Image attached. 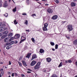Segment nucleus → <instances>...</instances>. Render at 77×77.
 Instances as JSON below:
<instances>
[{"label": "nucleus", "mask_w": 77, "mask_h": 77, "mask_svg": "<svg viewBox=\"0 0 77 77\" xmlns=\"http://www.w3.org/2000/svg\"><path fill=\"white\" fill-rule=\"evenodd\" d=\"M40 65H41V62H38V63L34 66V69H35V70H38V69H39Z\"/></svg>", "instance_id": "obj_1"}, {"label": "nucleus", "mask_w": 77, "mask_h": 77, "mask_svg": "<svg viewBox=\"0 0 77 77\" xmlns=\"http://www.w3.org/2000/svg\"><path fill=\"white\" fill-rule=\"evenodd\" d=\"M73 29L72 28V26L71 25H69L68 26L67 30H68L69 32H71V31H72Z\"/></svg>", "instance_id": "obj_2"}, {"label": "nucleus", "mask_w": 77, "mask_h": 77, "mask_svg": "<svg viewBox=\"0 0 77 77\" xmlns=\"http://www.w3.org/2000/svg\"><path fill=\"white\" fill-rule=\"evenodd\" d=\"M36 63V61H35V60H33L31 63L30 65L31 66H34V65H35Z\"/></svg>", "instance_id": "obj_3"}, {"label": "nucleus", "mask_w": 77, "mask_h": 77, "mask_svg": "<svg viewBox=\"0 0 77 77\" xmlns=\"http://www.w3.org/2000/svg\"><path fill=\"white\" fill-rule=\"evenodd\" d=\"M7 29V28H5V27H0V32H3V31H5V30Z\"/></svg>", "instance_id": "obj_4"}, {"label": "nucleus", "mask_w": 77, "mask_h": 77, "mask_svg": "<svg viewBox=\"0 0 77 77\" xmlns=\"http://www.w3.org/2000/svg\"><path fill=\"white\" fill-rule=\"evenodd\" d=\"M22 38H24V39H22ZM21 40L20 41V44H21V43H22V42H23V41H25V40H26V37H24L23 36H22L21 38Z\"/></svg>", "instance_id": "obj_5"}, {"label": "nucleus", "mask_w": 77, "mask_h": 77, "mask_svg": "<svg viewBox=\"0 0 77 77\" xmlns=\"http://www.w3.org/2000/svg\"><path fill=\"white\" fill-rule=\"evenodd\" d=\"M36 58H37V56L35 54H33L32 58L31 60H33V59H36Z\"/></svg>", "instance_id": "obj_6"}, {"label": "nucleus", "mask_w": 77, "mask_h": 77, "mask_svg": "<svg viewBox=\"0 0 77 77\" xmlns=\"http://www.w3.org/2000/svg\"><path fill=\"white\" fill-rule=\"evenodd\" d=\"M20 34H16V35L14 36V39H18L20 37Z\"/></svg>", "instance_id": "obj_7"}, {"label": "nucleus", "mask_w": 77, "mask_h": 77, "mask_svg": "<svg viewBox=\"0 0 77 77\" xmlns=\"http://www.w3.org/2000/svg\"><path fill=\"white\" fill-rule=\"evenodd\" d=\"M57 16L56 15H55L53 17H52L51 18L52 20H56L57 18Z\"/></svg>", "instance_id": "obj_8"}, {"label": "nucleus", "mask_w": 77, "mask_h": 77, "mask_svg": "<svg viewBox=\"0 0 77 77\" xmlns=\"http://www.w3.org/2000/svg\"><path fill=\"white\" fill-rule=\"evenodd\" d=\"M47 11L48 13H51L53 12V10L51 8H48L47 10Z\"/></svg>", "instance_id": "obj_9"}, {"label": "nucleus", "mask_w": 77, "mask_h": 77, "mask_svg": "<svg viewBox=\"0 0 77 77\" xmlns=\"http://www.w3.org/2000/svg\"><path fill=\"white\" fill-rule=\"evenodd\" d=\"M46 61L47 62L49 63L51 61V59L50 57H48L47 58H46Z\"/></svg>", "instance_id": "obj_10"}, {"label": "nucleus", "mask_w": 77, "mask_h": 77, "mask_svg": "<svg viewBox=\"0 0 77 77\" xmlns=\"http://www.w3.org/2000/svg\"><path fill=\"white\" fill-rule=\"evenodd\" d=\"M4 41L5 42H9V38L8 37L5 38Z\"/></svg>", "instance_id": "obj_11"}, {"label": "nucleus", "mask_w": 77, "mask_h": 77, "mask_svg": "<svg viewBox=\"0 0 77 77\" xmlns=\"http://www.w3.org/2000/svg\"><path fill=\"white\" fill-rule=\"evenodd\" d=\"M22 62L24 66H27V65L26 64V63L24 60H22Z\"/></svg>", "instance_id": "obj_12"}, {"label": "nucleus", "mask_w": 77, "mask_h": 77, "mask_svg": "<svg viewBox=\"0 0 77 77\" xmlns=\"http://www.w3.org/2000/svg\"><path fill=\"white\" fill-rule=\"evenodd\" d=\"M31 54H32L31 53H28L27 55V56H26V58H28V59H29L30 57V56Z\"/></svg>", "instance_id": "obj_13"}, {"label": "nucleus", "mask_w": 77, "mask_h": 77, "mask_svg": "<svg viewBox=\"0 0 77 77\" xmlns=\"http://www.w3.org/2000/svg\"><path fill=\"white\" fill-rule=\"evenodd\" d=\"M42 29L43 31H47L48 30V29H47V27H45V26L43 27Z\"/></svg>", "instance_id": "obj_14"}, {"label": "nucleus", "mask_w": 77, "mask_h": 77, "mask_svg": "<svg viewBox=\"0 0 77 77\" xmlns=\"http://www.w3.org/2000/svg\"><path fill=\"white\" fill-rule=\"evenodd\" d=\"M44 52V50L42 49H40L39 51V53H43Z\"/></svg>", "instance_id": "obj_15"}, {"label": "nucleus", "mask_w": 77, "mask_h": 77, "mask_svg": "<svg viewBox=\"0 0 77 77\" xmlns=\"http://www.w3.org/2000/svg\"><path fill=\"white\" fill-rule=\"evenodd\" d=\"M13 35V34L12 33H11L8 34V38H11V37H12Z\"/></svg>", "instance_id": "obj_16"}, {"label": "nucleus", "mask_w": 77, "mask_h": 77, "mask_svg": "<svg viewBox=\"0 0 77 77\" xmlns=\"http://www.w3.org/2000/svg\"><path fill=\"white\" fill-rule=\"evenodd\" d=\"M8 4H7L6 2H5L4 3L3 5V7H4V8H6V7L8 6Z\"/></svg>", "instance_id": "obj_17"}, {"label": "nucleus", "mask_w": 77, "mask_h": 77, "mask_svg": "<svg viewBox=\"0 0 77 77\" xmlns=\"http://www.w3.org/2000/svg\"><path fill=\"white\" fill-rule=\"evenodd\" d=\"M71 6H72V7L75 6V3H71Z\"/></svg>", "instance_id": "obj_18"}, {"label": "nucleus", "mask_w": 77, "mask_h": 77, "mask_svg": "<svg viewBox=\"0 0 77 77\" xmlns=\"http://www.w3.org/2000/svg\"><path fill=\"white\" fill-rule=\"evenodd\" d=\"M73 44L74 45H77V40H75L73 42Z\"/></svg>", "instance_id": "obj_19"}, {"label": "nucleus", "mask_w": 77, "mask_h": 77, "mask_svg": "<svg viewBox=\"0 0 77 77\" xmlns=\"http://www.w3.org/2000/svg\"><path fill=\"white\" fill-rule=\"evenodd\" d=\"M65 36L67 39H70V35H65Z\"/></svg>", "instance_id": "obj_20"}, {"label": "nucleus", "mask_w": 77, "mask_h": 77, "mask_svg": "<svg viewBox=\"0 0 77 77\" xmlns=\"http://www.w3.org/2000/svg\"><path fill=\"white\" fill-rule=\"evenodd\" d=\"M12 47V46L9 45L6 48L7 50H9L10 48H11Z\"/></svg>", "instance_id": "obj_21"}, {"label": "nucleus", "mask_w": 77, "mask_h": 77, "mask_svg": "<svg viewBox=\"0 0 77 77\" xmlns=\"http://www.w3.org/2000/svg\"><path fill=\"white\" fill-rule=\"evenodd\" d=\"M6 37H7V35H2L1 37V38L2 39H3L4 38H6Z\"/></svg>", "instance_id": "obj_22"}, {"label": "nucleus", "mask_w": 77, "mask_h": 77, "mask_svg": "<svg viewBox=\"0 0 77 77\" xmlns=\"http://www.w3.org/2000/svg\"><path fill=\"white\" fill-rule=\"evenodd\" d=\"M61 23L63 24H67V22L66 21H62L61 22Z\"/></svg>", "instance_id": "obj_23"}, {"label": "nucleus", "mask_w": 77, "mask_h": 77, "mask_svg": "<svg viewBox=\"0 0 77 77\" xmlns=\"http://www.w3.org/2000/svg\"><path fill=\"white\" fill-rule=\"evenodd\" d=\"M14 39H15L14 37H12L10 39H9V42H11V41H12V40H13Z\"/></svg>", "instance_id": "obj_24"}, {"label": "nucleus", "mask_w": 77, "mask_h": 77, "mask_svg": "<svg viewBox=\"0 0 77 77\" xmlns=\"http://www.w3.org/2000/svg\"><path fill=\"white\" fill-rule=\"evenodd\" d=\"M44 27H48V23H45L44 24Z\"/></svg>", "instance_id": "obj_25"}, {"label": "nucleus", "mask_w": 77, "mask_h": 77, "mask_svg": "<svg viewBox=\"0 0 77 77\" xmlns=\"http://www.w3.org/2000/svg\"><path fill=\"white\" fill-rule=\"evenodd\" d=\"M4 15L5 17H8V13H5Z\"/></svg>", "instance_id": "obj_26"}, {"label": "nucleus", "mask_w": 77, "mask_h": 77, "mask_svg": "<svg viewBox=\"0 0 77 77\" xmlns=\"http://www.w3.org/2000/svg\"><path fill=\"white\" fill-rule=\"evenodd\" d=\"M14 41H12L9 43V44L10 45H12V44H14Z\"/></svg>", "instance_id": "obj_27"}, {"label": "nucleus", "mask_w": 77, "mask_h": 77, "mask_svg": "<svg viewBox=\"0 0 77 77\" xmlns=\"http://www.w3.org/2000/svg\"><path fill=\"white\" fill-rule=\"evenodd\" d=\"M50 44L51 45H52V46H54V42H51L50 43Z\"/></svg>", "instance_id": "obj_28"}, {"label": "nucleus", "mask_w": 77, "mask_h": 77, "mask_svg": "<svg viewBox=\"0 0 77 77\" xmlns=\"http://www.w3.org/2000/svg\"><path fill=\"white\" fill-rule=\"evenodd\" d=\"M16 11H17V7H15L13 9V12H16Z\"/></svg>", "instance_id": "obj_29"}, {"label": "nucleus", "mask_w": 77, "mask_h": 77, "mask_svg": "<svg viewBox=\"0 0 77 77\" xmlns=\"http://www.w3.org/2000/svg\"><path fill=\"white\" fill-rule=\"evenodd\" d=\"M62 66V62H61L60 63L58 67H60V66Z\"/></svg>", "instance_id": "obj_30"}, {"label": "nucleus", "mask_w": 77, "mask_h": 77, "mask_svg": "<svg viewBox=\"0 0 77 77\" xmlns=\"http://www.w3.org/2000/svg\"><path fill=\"white\" fill-rule=\"evenodd\" d=\"M3 74H4V72H1V74H0V77H2V75H3Z\"/></svg>", "instance_id": "obj_31"}, {"label": "nucleus", "mask_w": 77, "mask_h": 77, "mask_svg": "<svg viewBox=\"0 0 77 77\" xmlns=\"http://www.w3.org/2000/svg\"><path fill=\"white\" fill-rule=\"evenodd\" d=\"M54 1L56 3H57V4H58V3H59V1L58 0H54Z\"/></svg>", "instance_id": "obj_32"}, {"label": "nucleus", "mask_w": 77, "mask_h": 77, "mask_svg": "<svg viewBox=\"0 0 77 77\" xmlns=\"http://www.w3.org/2000/svg\"><path fill=\"white\" fill-rule=\"evenodd\" d=\"M14 23L15 24H18V22H17V20H14Z\"/></svg>", "instance_id": "obj_33"}, {"label": "nucleus", "mask_w": 77, "mask_h": 77, "mask_svg": "<svg viewBox=\"0 0 77 77\" xmlns=\"http://www.w3.org/2000/svg\"><path fill=\"white\" fill-rule=\"evenodd\" d=\"M32 17H36V15L35 14H33L31 15Z\"/></svg>", "instance_id": "obj_34"}, {"label": "nucleus", "mask_w": 77, "mask_h": 77, "mask_svg": "<svg viewBox=\"0 0 77 77\" xmlns=\"http://www.w3.org/2000/svg\"><path fill=\"white\" fill-rule=\"evenodd\" d=\"M58 48V45L56 44L55 46V49H57Z\"/></svg>", "instance_id": "obj_35"}, {"label": "nucleus", "mask_w": 77, "mask_h": 77, "mask_svg": "<svg viewBox=\"0 0 77 77\" xmlns=\"http://www.w3.org/2000/svg\"><path fill=\"white\" fill-rule=\"evenodd\" d=\"M8 32H9L8 31H6L4 32V34H7V33H8Z\"/></svg>", "instance_id": "obj_36"}, {"label": "nucleus", "mask_w": 77, "mask_h": 77, "mask_svg": "<svg viewBox=\"0 0 77 77\" xmlns=\"http://www.w3.org/2000/svg\"><path fill=\"white\" fill-rule=\"evenodd\" d=\"M18 63H19V66H22V64H21V63L19 61L18 62Z\"/></svg>", "instance_id": "obj_37"}, {"label": "nucleus", "mask_w": 77, "mask_h": 77, "mask_svg": "<svg viewBox=\"0 0 77 77\" xmlns=\"http://www.w3.org/2000/svg\"><path fill=\"white\" fill-rule=\"evenodd\" d=\"M28 23V21L27 20H26L25 22L24 23V24H26V25H27V24Z\"/></svg>", "instance_id": "obj_38"}, {"label": "nucleus", "mask_w": 77, "mask_h": 77, "mask_svg": "<svg viewBox=\"0 0 77 77\" xmlns=\"http://www.w3.org/2000/svg\"><path fill=\"white\" fill-rule=\"evenodd\" d=\"M2 1L0 0V7H1L2 6Z\"/></svg>", "instance_id": "obj_39"}, {"label": "nucleus", "mask_w": 77, "mask_h": 77, "mask_svg": "<svg viewBox=\"0 0 77 77\" xmlns=\"http://www.w3.org/2000/svg\"><path fill=\"white\" fill-rule=\"evenodd\" d=\"M3 69H0V71H1V72H3Z\"/></svg>", "instance_id": "obj_40"}, {"label": "nucleus", "mask_w": 77, "mask_h": 77, "mask_svg": "<svg viewBox=\"0 0 77 77\" xmlns=\"http://www.w3.org/2000/svg\"><path fill=\"white\" fill-rule=\"evenodd\" d=\"M23 59V57H20L19 58V61H20L21 60V59Z\"/></svg>", "instance_id": "obj_41"}, {"label": "nucleus", "mask_w": 77, "mask_h": 77, "mask_svg": "<svg viewBox=\"0 0 77 77\" xmlns=\"http://www.w3.org/2000/svg\"><path fill=\"white\" fill-rule=\"evenodd\" d=\"M31 40L32 42H34V41H35V39H34V38H31Z\"/></svg>", "instance_id": "obj_42"}, {"label": "nucleus", "mask_w": 77, "mask_h": 77, "mask_svg": "<svg viewBox=\"0 0 77 77\" xmlns=\"http://www.w3.org/2000/svg\"><path fill=\"white\" fill-rule=\"evenodd\" d=\"M22 15H26V13H24L22 14Z\"/></svg>", "instance_id": "obj_43"}, {"label": "nucleus", "mask_w": 77, "mask_h": 77, "mask_svg": "<svg viewBox=\"0 0 77 77\" xmlns=\"http://www.w3.org/2000/svg\"><path fill=\"white\" fill-rule=\"evenodd\" d=\"M14 74L15 75V76H17V73H14Z\"/></svg>", "instance_id": "obj_44"}, {"label": "nucleus", "mask_w": 77, "mask_h": 77, "mask_svg": "<svg viewBox=\"0 0 77 77\" xmlns=\"http://www.w3.org/2000/svg\"><path fill=\"white\" fill-rule=\"evenodd\" d=\"M21 76L22 77H24L25 76V75H23V74H21Z\"/></svg>", "instance_id": "obj_45"}, {"label": "nucleus", "mask_w": 77, "mask_h": 77, "mask_svg": "<svg viewBox=\"0 0 77 77\" xmlns=\"http://www.w3.org/2000/svg\"><path fill=\"white\" fill-rule=\"evenodd\" d=\"M26 35V33H23L22 34V36H24Z\"/></svg>", "instance_id": "obj_46"}, {"label": "nucleus", "mask_w": 77, "mask_h": 77, "mask_svg": "<svg viewBox=\"0 0 77 77\" xmlns=\"http://www.w3.org/2000/svg\"><path fill=\"white\" fill-rule=\"evenodd\" d=\"M11 76L12 77H14V73H13L11 74Z\"/></svg>", "instance_id": "obj_47"}, {"label": "nucleus", "mask_w": 77, "mask_h": 77, "mask_svg": "<svg viewBox=\"0 0 77 77\" xmlns=\"http://www.w3.org/2000/svg\"><path fill=\"white\" fill-rule=\"evenodd\" d=\"M68 63H71V62H72V61H71V60H68Z\"/></svg>", "instance_id": "obj_48"}, {"label": "nucleus", "mask_w": 77, "mask_h": 77, "mask_svg": "<svg viewBox=\"0 0 77 77\" xmlns=\"http://www.w3.org/2000/svg\"><path fill=\"white\" fill-rule=\"evenodd\" d=\"M9 64L10 65H11V62L10 61H9Z\"/></svg>", "instance_id": "obj_49"}, {"label": "nucleus", "mask_w": 77, "mask_h": 77, "mask_svg": "<svg viewBox=\"0 0 77 77\" xmlns=\"http://www.w3.org/2000/svg\"><path fill=\"white\" fill-rule=\"evenodd\" d=\"M26 3H27V4L29 5V3H30V2H29V1H28L27 2H26Z\"/></svg>", "instance_id": "obj_50"}, {"label": "nucleus", "mask_w": 77, "mask_h": 77, "mask_svg": "<svg viewBox=\"0 0 77 77\" xmlns=\"http://www.w3.org/2000/svg\"><path fill=\"white\" fill-rule=\"evenodd\" d=\"M2 36V32H0V37Z\"/></svg>", "instance_id": "obj_51"}, {"label": "nucleus", "mask_w": 77, "mask_h": 77, "mask_svg": "<svg viewBox=\"0 0 77 77\" xmlns=\"http://www.w3.org/2000/svg\"><path fill=\"white\" fill-rule=\"evenodd\" d=\"M46 71H47V70L45 69H44L43 70V72H46Z\"/></svg>", "instance_id": "obj_52"}, {"label": "nucleus", "mask_w": 77, "mask_h": 77, "mask_svg": "<svg viewBox=\"0 0 77 77\" xmlns=\"http://www.w3.org/2000/svg\"><path fill=\"white\" fill-rule=\"evenodd\" d=\"M47 70L48 72H50V70H49V69H47Z\"/></svg>", "instance_id": "obj_53"}, {"label": "nucleus", "mask_w": 77, "mask_h": 77, "mask_svg": "<svg viewBox=\"0 0 77 77\" xmlns=\"http://www.w3.org/2000/svg\"><path fill=\"white\" fill-rule=\"evenodd\" d=\"M52 51H55V49L54 48H52Z\"/></svg>", "instance_id": "obj_54"}, {"label": "nucleus", "mask_w": 77, "mask_h": 77, "mask_svg": "<svg viewBox=\"0 0 77 77\" xmlns=\"http://www.w3.org/2000/svg\"><path fill=\"white\" fill-rule=\"evenodd\" d=\"M27 73H31V72L30 71H27Z\"/></svg>", "instance_id": "obj_55"}, {"label": "nucleus", "mask_w": 77, "mask_h": 77, "mask_svg": "<svg viewBox=\"0 0 77 77\" xmlns=\"http://www.w3.org/2000/svg\"><path fill=\"white\" fill-rule=\"evenodd\" d=\"M8 74H11V73L10 72H8Z\"/></svg>", "instance_id": "obj_56"}, {"label": "nucleus", "mask_w": 77, "mask_h": 77, "mask_svg": "<svg viewBox=\"0 0 77 77\" xmlns=\"http://www.w3.org/2000/svg\"><path fill=\"white\" fill-rule=\"evenodd\" d=\"M49 4H45V6H48V5H49Z\"/></svg>", "instance_id": "obj_57"}, {"label": "nucleus", "mask_w": 77, "mask_h": 77, "mask_svg": "<svg viewBox=\"0 0 77 77\" xmlns=\"http://www.w3.org/2000/svg\"><path fill=\"white\" fill-rule=\"evenodd\" d=\"M18 43V42L17 41H15V44H17Z\"/></svg>", "instance_id": "obj_58"}, {"label": "nucleus", "mask_w": 77, "mask_h": 77, "mask_svg": "<svg viewBox=\"0 0 77 77\" xmlns=\"http://www.w3.org/2000/svg\"><path fill=\"white\" fill-rule=\"evenodd\" d=\"M75 64L76 66H77V61H76V62H75Z\"/></svg>", "instance_id": "obj_59"}, {"label": "nucleus", "mask_w": 77, "mask_h": 77, "mask_svg": "<svg viewBox=\"0 0 77 77\" xmlns=\"http://www.w3.org/2000/svg\"><path fill=\"white\" fill-rule=\"evenodd\" d=\"M26 32H29V29L28 30H26Z\"/></svg>", "instance_id": "obj_60"}, {"label": "nucleus", "mask_w": 77, "mask_h": 77, "mask_svg": "<svg viewBox=\"0 0 77 77\" xmlns=\"http://www.w3.org/2000/svg\"><path fill=\"white\" fill-rule=\"evenodd\" d=\"M2 24V22H0V27L1 26V25Z\"/></svg>", "instance_id": "obj_61"}, {"label": "nucleus", "mask_w": 77, "mask_h": 77, "mask_svg": "<svg viewBox=\"0 0 77 77\" xmlns=\"http://www.w3.org/2000/svg\"><path fill=\"white\" fill-rule=\"evenodd\" d=\"M3 62H1L0 63V64H3Z\"/></svg>", "instance_id": "obj_62"}, {"label": "nucleus", "mask_w": 77, "mask_h": 77, "mask_svg": "<svg viewBox=\"0 0 77 77\" xmlns=\"http://www.w3.org/2000/svg\"><path fill=\"white\" fill-rule=\"evenodd\" d=\"M65 62H66V63H68V61H67V60Z\"/></svg>", "instance_id": "obj_63"}, {"label": "nucleus", "mask_w": 77, "mask_h": 77, "mask_svg": "<svg viewBox=\"0 0 77 77\" xmlns=\"http://www.w3.org/2000/svg\"><path fill=\"white\" fill-rule=\"evenodd\" d=\"M29 2V0H26V2Z\"/></svg>", "instance_id": "obj_64"}]
</instances>
